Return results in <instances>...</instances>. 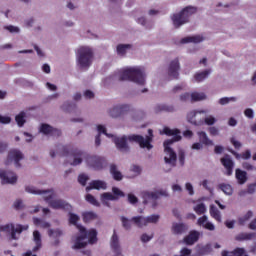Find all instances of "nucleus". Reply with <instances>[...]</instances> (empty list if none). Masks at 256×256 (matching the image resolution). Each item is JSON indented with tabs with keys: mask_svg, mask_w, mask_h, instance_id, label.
<instances>
[{
	"mask_svg": "<svg viewBox=\"0 0 256 256\" xmlns=\"http://www.w3.org/2000/svg\"><path fill=\"white\" fill-rule=\"evenodd\" d=\"M79 215L75 213H69V223L70 225H75L80 233L79 236H74L72 238V249H83L87 245H93L97 243V230L90 229L86 230L85 227L79 225Z\"/></svg>",
	"mask_w": 256,
	"mask_h": 256,
	"instance_id": "obj_1",
	"label": "nucleus"
},
{
	"mask_svg": "<svg viewBox=\"0 0 256 256\" xmlns=\"http://www.w3.org/2000/svg\"><path fill=\"white\" fill-rule=\"evenodd\" d=\"M110 139H112L113 143H115L117 149L123 152L129 151V145L127 144L128 141L129 143H138V145L142 149H147V151H151V149H153V146L151 145V142L153 141V130L151 129L148 130V136L146 137L136 134H132L129 136L113 135V137H111Z\"/></svg>",
	"mask_w": 256,
	"mask_h": 256,
	"instance_id": "obj_2",
	"label": "nucleus"
},
{
	"mask_svg": "<svg viewBox=\"0 0 256 256\" xmlns=\"http://www.w3.org/2000/svg\"><path fill=\"white\" fill-rule=\"evenodd\" d=\"M160 135H167L168 137H173L172 139H168L164 141V161L167 165H171L174 167L176 161H177V154L175 151H173V148H171V145L175 143V141H181V131L177 128H169L164 127L162 130H159Z\"/></svg>",
	"mask_w": 256,
	"mask_h": 256,
	"instance_id": "obj_3",
	"label": "nucleus"
},
{
	"mask_svg": "<svg viewBox=\"0 0 256 256\" xmlns=\"http://www.w3.org/2000/svg\"><path fill=\"white\" fill-rule=\"evenodd\" d=\"M116 77L119 79V81H131L136 85H145L147 81L145 68L141 66L123 68L116 73Z\"/></svg>",
	"mask_w": 256,
	"mask_h": 256,
	"instance_id": "obj_4",
	"label": "nucleus"
},
{
	"mask_svg": "<svg viewBox=\"0 0 256 256\" xmlns=\"http://www.w3.org/2000/svg\"><path fill=\"white\" fill-rule=\"evenodd\" d=\"M94 52L91 46H79L76 50V66L81 71H87L93 65Z\"/></svg>",
	"mask_w": 256,
	"mask_h": 256,
	"instance_id": "obj_5",
	"label": "nucleus"
},
{
	"mask_svg": "<svg viewBox=\"0 0 256 256\" xmlns=\"http://www.w3.org/2000/svg\"><path fill=\"white\" fill-rule=\"evenodd\" d=\"M28 229L29 226L27 224L7 223L0 226V231L2 233H6V235H8L13 241H17V239H19V235Z\"/></svg>",
	"mask_w": 256,
	"mask_h": 256,
	"instance_id": "obj_6",
	"label": "nucleus"
},
{
	"mask_svg": "<svg viewBox=\"0 0 256 256\" xmlns=\"http://www.w3.org/2000/svg\"><path fill=\"white\" fill-rule=\"evenodd\" d=\"M44 201H46V203H48L52 209H67L69 207L67 202L61 199H57V194L53 190H47V193H45Z\"/></svg>",
	"mask_w": 256,
	"mask_h": 256,
	"instance_id": "obj_7",
	"label": "nucleus"
},
{
	"mask_svg": "<svg viewBox=\"0 0 256 256\" xmlns=\"http://www.w3.org/2000/svg\"><path fill=\"white\" fill-rule=\"evenodd\" d=\"M85 164L88 169H92V171H103V169L107 168V160L100 156L86 157Z\"/></svg>",
	"mask_w": 256,
	"mask_h": 256,
	"instance_id": "obj_8",
	"label": "nucleus"
},
{
	"mask_svg": "<svg viewBox=\"0 0 256 256\" xmlns=\"http://www.w3.org/2000/svg\"><path fill=\"white\" fill-rule=\"evenodd\" d=\"M207 113H209V110L207 109L191 110L187 113L186 119L188 123H191V125H195V127H201V125H203V118L199 116L207 115Z\"/></svg>",
	"mask_w": 256,
	"mask_h": 256,
	"instance_id": "obj_9",
	"label": "nucleus"
},
{
	"mask_svg": "<svg viewBox=\"0 0 256 256\" xmlns=\"http://www.w3.org/2000/svg\"><path fill=\"white\" fill-rule=\"evenodd\" d=\"M23 152L18 149H12L8 152V156L5 160V165H11L14 163L15 167H21L19 162L23 161Z\"/></svg>",
	"mask_w": 256,
	"mask_h": 256,
	"instance_id": "obj_10",
	"label": "nucleus"
},
{
	"mask_svg": "<svg viewBox=\"0 0 256 256\" xmlns=\"http://www.w3.org/2000/svg\"><path fill=\"white\" fill-rule=\"evenodd\" d=\"M17 174L13 171L0 169V181L2 185H15L17 183Z\"/></svg>",
	"mask_w": 256,
	"mask_h": 256,
	"instance_id": "obj_11",
	"label": "nucleus"
},
{
	"mask_svg": "<svg viewBox=\"0 0 256 256\" xmlns=\"http://www.w3.org/2000/svg\"><path fill=\"white\" fill-rule=\"evenodd\" d=\"M207 38L205 37V34H194L185 36L184 38H181L179 43L180 45H187L189 43H193L194 45H199V43H203Z\"/></svg>",
	"mask_w": 256,
	"mask_h": 256,
	"instance_id": "obj_12",
	"label": "nucleus"
},
{
	"mask_svg": "<svg viewBox=\"0 0 256 256\" xmlns=\"http://www.w3.org/2000/svg\"><path fill=\"white\" fill-rule=\"evenodd\" d=\"M39 133H42L43 135H52L54 137H59L61 135V131L58 129L53 128L49 124H41L38 129Z\"/></svg>",
	"mask_w": 256,
	"mask_h": 256,
	"instance_id": "obj_13",
	"label": "nucleus"
},
{
	"mask_svg": "<svg viewBox=\"0 0 256 256\" xmlns=\"http://www.w3.org/2000/svg\"><path fill=\"white\" fill-rule=\"evenodd\" d=\"M93 189H95L96 191H106L107 182H105L104 180H92L86 187V191L87 193H89V191H93Z\"/></svg>",
	"mask_w": 256,
	"mask_h": 256,
	"instance_id": "obj_14",
	"label": "nucleus"
},
{
	"mask_svg": "<svg viewBox=\"0 0 256 256\" xmlns=\"http://www.w3.org/2000/svg\"><path fill=\"white\" fill-rule=\"evenodd\" d=\"M179 59L175 58L172 60L168 66V75L171 79H177L179 77Z\"/></svg>",
	"mask_w": 256,
	"mask_h": 256,
	"instance_id": "obj_15",
	"label": "nucleus"
},
{
	"mask_svg": "<svg viewBox=\"0 0 256 256\" xmlns=\"http://www.w3.org/2000/svg\"><path fill=\"white\" fill-rule=\"evenodd\" d=\"M170 19L172 21L173 26L176 29H179V27H182V25H187V23H188L180 11L172 14L170 16Z\"/></svg>",
	"mask_w": 256,
	"mask_h": 256,
	"instance_id": "obj_16",
	"label": "nucleus"
},
{
	"mask_svg": "<svg viewBox=\"0 0 256 256\" xmlns=\"http://www.w3.org/2000/svg\"><path fill=\"white\" fill-rule=\"evenodd\" d=\"M197 224L200 227H204V229H207L208 231H215V224H213V222L209 221V217H207L205 215L198 218Z\"/></svg>",
	"mask_w": 256,
	"mask_h": 256,
	"instance_id": "obj_17",
	"label": "nucleus"
},
{
	"mask_svg": "<svg viewBox=\"0 0 256 256\" xmlns=\"http://www.w3.org/2000/svg\"><path fill=\"white\" fill-rule=\"evenodd\" d=\"M24 191L26 193H29L30 195H42L43 199H45V193H47V190L39 189L35 187L33 184H26L24 186Z\"/></svg>",
	"mask_w": 256,
	"mask_h": 256,
	"instance_id": "obj_18",
	"label": "nucleus"
},
{
	"mask_svg": "<svg viewBox=\"0 0 256 256\" xmlns=\"http://www.w3.org/2000/svg\"><path fill=\"white\" fill-rule=\"evenodd\" d=\"M199 237H201V233L199 231H191L189 235L184 237V243L185 245H194V243H197L199 241Z\"/></svg>",
	"mask_w": 256,
	"mask_h": 256,
	"instance_id": "obj_19",
	"label": "nucleus"
},
{
	"mask_svg": "<svg viewBox=\"0 0 256 256\" xmlns=\"http://www.w3.org/2000/svg\"><path fill=\"white\" fill-rule=\"evenodd\" d=\"M133 50V45L131 44H118L116 46V53L118 57H126L129 51Z\"/></svg>",
	"mask_w": 256,
	"mask_h": 256,
	"instance_id": "obj_20",
	"label": "nucleus"
},
{
	"mask_svg": "<svg viewBox=\"0 0 256 256\" xmlns=\"http://www.w3.org/2000/svg\"><path fill=\"white\" fill-rule=\"evenodd\" d=\"M196 135L199 139V142L204 144L206 147H211L214 145L213 140L209 138L207 132L200 130L196 132Z\"/></svg>",
	"mask_w": 256,
	"mask_h": 256,
	"instance_id": "obj_21",
	"label": "nucleus"
},
{
	"mask_svg": "<svg viewBox=\"0 0 256 256\" xmlns=\"http://www.w3.org/2000/svg\"><path fill=\"white\" fill-rule=\"evenodd\" d=\"M68 163L70 165H73L76 167V165H81L83 163V152L81 151H76L73 153V155L70 156L68 159Z\"/></svg>",
	"mask_w": 256,
	"mask_h": 256,
	"instance_id": "obj_22",
	"label": "nucleus"
},
{
	"mask_svg": "<svg viewBox=\"0 0 256 256\" xmlns=\"http://www.w3.org/2000/svg\"><path fill=\"white\" fill-rule=\"evenodd\" d=\"M180 13L182 14L183 18L189 23V19L192 15H195L197 13V7L195 6H186L182 10H180Z\"/></svg>",
	"mask_w": 256,
	"mask_h": 256,
	"instance_id": "obj_23",
	"label": "nucleus"
},
{
	"mask_svg": "<svg viewBox=\"0 0 256 256\" xmlns=\"http://www.w3.org/2000/svg\"><path fill=\"white\" fill-rule=\"evenodd\" d=\"M221 163L226 169V175H233V165H234V163H233V160H231V157L224 156L221 159Z\"/></svg>",
	"mask_w": 256,
	"mask_h": 256,
	"instance_id": "obj_24",
	"label": "nucleus"
},
{
	"mask_svg": "<svg viewBox=\"0 0 256 256\" xmlns=\"http://www.w3.org/2000/svg\"><path fill=\"white\" fill-rule=\"evenodd\" d=\"M100 201L103 203L106 207H109L110 201H117V196H114L111 192H104L100 194Z\"/></svg>",
	"mask_w": 256,
	"mask_h": 256,
	"instance_id": "obj_25",
	"label": "nucleus"
},
{
	"mask_svg": "<svg viewBox=\"0 0 256 256\" xmlns=\"http://www.w3.org/2000/svg\"><path fill=\"white\" fill-rule=\"evenodd\" d=\"M142 197H143V203L144 205H147V203H149V201L147 199H159V192L158 190H153V191H144L142 192Z\"/></svg>",
	"mask_w": 256,
	"mask_h": 256,
	"instance_id": "obj_26",
	"label": "nucleus"
},
{
	"mask_svg": "<svg viewBox=\"0 0 256 256\" xmlns=\"http://www.w3.org/2000/svg\"><path fill=\"white\" fill-rule=\"evenodd\" d=\"M187 229H189V228L187 227V225H185L183 223L174 222L172 224V233L174 235H183V233H185V231H187Z\"/></svg>",
	"mask_w": 256,
	"mask_h": 256,
	"instance_id": "obj_27",
	"label": "nucleus"
},
{
	"mask_svg": "<svg viewBox=\"0 0 256 256\" xmlns=\"http://www.w3.org/2000/svg\"><path fill=\"white\" fill-rule=\"evenodd\" d=\"M63 230L61 229H49L48 230V236L50 239H54V245H59V237H62Z\"/></svg>",
	"mask_w": 256,
	"mask_h": 256,
	"instance_id": "obj_28",
	"label": "nucleus"
},
{
	"mask_svg": "<svg viewBox=\"0 0 256 256\" xmlns=\"http://www.w3.org/2000/svg\"><path fill=\"white\" fill-rule=\"evenodd\" d=\"M209 75H211V69L203 70L201 72H196L194 74V81L196 83H201V82L205 81V79H207V77H209Z\"/></svg>",
	"mask_w": 256,
	"mask_h": 256,
	"instance_id": "obj_29",
	"label": "nucleus"
},
{
	"mask_svg": "<svg viewBox=\"0 0 256 256\" xmlns=\"http://www.w3.org/2000/svg\"><path fill=\"white\" fill-rule=\"evenodd\" d=\"M235 177H236L238 185H245V183L248 179L247 178V172L243 171L241 169H236Z\"/></svg>",
	"mask_w": 256,
	"mask_h": 256,
	"instance_id": "obj_30",
	"label": "nucleus"
},
{
	"mask_svg": "<svg viewBox=\"0 0 256 256\" xmlns=\"http://www.w3.org/2000/svg\"><path fill=\"white\" fill-rule=\"evenodd\" d=\"M209 213H210V217H212V219H215V221H217L218 223H221V221H222L221 212L219 211L217 206L211 204Z\"/></svg>",
	"mask_w": 256,
	"mask_h": 256,
	"instance_id": "obj_31",
	"label": "nucleus"
},
{
	"mask_svg": "<svg viewBox=\"0 0 256 256\" xmlns=\"http://www.w3.org/2000/svg\"><path fill=\"white\" fill-rule=\"evenodd\" d=\"M110 175H112V177H113V179H115V181L123 180V174L121 173V171H119V168L115 164H112L110 166Z\"/></svg>",
	"mask_w": 256,
	"mask_h": 256,
	"instance_id": "obj_32",
	"label": "nucleus"
},
{
	"mask_svg": "<svg viewBox=\"0 0 256 256\" xmlns=\"http://www.w3.org/2000/svg\"><path fill=\"white\" fill-rule=\"evenodd\" d=\"M82 219L84 223H91V221L99 219V215L93 211H87L82 214Z\"/></svg>",
	"mask_w": 256,
	"mask_h": 256,
	"instance_id": "obj_33",
	"label": "nucleus"
},
{
	"mask_svg": "<svg viewBox=\"0 0 256 256\" xmlns=\"http://www.w3.org/2000/svg\"><path fill=\"white\" fill-rule=\"evenodd\" d=\"M141 171H143V169L141 168V166L139 165H131L130 169H129V178L130 179H135V177H139V175H141Z\"/></svg>",
	"mask_w": 256,
	"mask_h": 256,
	"instance_id": "obj_34",
	"label": "nucleus"
},
{
	"mask_svg": "<svg viewBox=\"0 0 256 256\" xmlns=\"http://www.w3.org/2000/svg\"><path fill=\"white\" fill-rule=\"evenodd\" d=\"M33 242L35 243L33 251H39V249H41V232L38 230L33 232Z\"/></svg>",
	"mask_w": 256,
	"mask_h": 256,
	"instance_id": "obj_35",
	"label": "nucleus"
},
{
	"mask_svg": "<svg viewBox=\"0 0 256 256\" xmlns=\"http://www.w3.org/2000/svg\"><path fill=\"white\" fill-rule=\"evenodd\" d=\"M222 256H248L243 248H237L232 252L223 251Z\"/></svg>",
	"mask_w": 256,
	"mask_h": 256,
	"instance_id": "obj_36",
	"label": "nucleus"
},
{
	"mask_svg": "<svg viewBox=\"0 0 256 256\" xmlns=\"http://www.w3.org/2000/svg\"><path fill=\"white\" fill-rule=\"evenodd\" d=\"M133 223L137 225V227H147V217L145 216H135L132 218Z\"/></svg>",
	"mask_w": 256,
	"mask_h": 256,
	"instance_id": "obj_37",
	"label": "nucleus"
},
{
	"mask_svg": "<svg viewBox=\"0 0 256 256\" xmlns=\"http://www.w3.org/2000/svg\"><path fill=\"white\" fill-rule=\"evenodd\" d=\"M207 99V94L203 92H192L191 93V101L197 102V101H205Z\"/></svg>",
	"mask_w": 256,
	"mask_h": 256,
	"instance_id": "obj_38",
	"label": "nucleus"
},
{
	"mask_svg": "<svg viewBox=\"0 0 256 256\" xmlns=\"http://www.w3.org/2000/svg\"><path fill=\"white\" fill-rule=\"evenodd\" d=\"M219 189H221V191L223 192L224 195H228L229 197H231V195H233V186H231V184H220L219 185Z\"/></svg>",
	"mask_w": 256,
	"mask_h": 256,
	"instance_id": "obj_39",
	"label": "nucleus"
},
{
	"mask_svg": "<svg viewBox=\"0 0 256 256\" xmlns=\"http://www.w3.org/2000/svg\"><path fill=\"white\" fill-rule=\"evenodd\" d=\"M109 117H112V119H118V117H121L120 111H119V105L112 106L107 111Z\"/></svg>",
	"mask_w": 256,
	"mask_h": 256,
	"instance_id": "obj_40",
	"label": "nucleus"
},
{
	"mask_svg": "<svg viewBox=\"0 0 256 256\" xmlns=\"http://www.w3.org/2000/svg\"><path fill=\"white\" fill-rule=\"evenodd\" d=\"M238 98L235 96H231V97H222L218 100V104L225 106V105H229V103H237Z\"/></svg>",
	"mask_w": 256,
	"mask_h": 256,
	"instance_id": "obj_41",
	"label": "nucleus"
},
{
	"mask_svg": "<svg viewBox=\"0 0 256 256\" xmlns=\"http://www.w3.org/2000/svg\"><path fill=\"white\" fill-rule=\"evenodd\" d=\"M96 131L99 136L106 135L108 139H111V137H113V134L107 133V127L103 124L96 125Z\"/></svg>",
	"mask_w": 256,
	"mask_h": 256,
	"instance_id": "obj_42",
	"label": "nucleus"
},
{
	"mask_svg": "<svg viewBox=\"0 0 256 256\" xmlns=\"http://www.w3.org/2000/svg\"><path fill=\"white\" fill-rule=\"evenodd\" d=\"M26 119H27V114L25 112H20L18 115H16L15 121L18 127H23L26 123Z\"/></svg>",
	"mask_w": 256,
	"mask_h": 256,
	"instance_id": "obj_43",
	"label": "nucleus"
},
{
	"mask_svg": "<svg viewBox=\"0 0 256 256\" xmlns=\"http://www.w3.org/2000/svg\"><path fill=\"white\" fill-rule=\"evenodd\" d=\"M33 223L36 227H40L41 229H48V227H51L49 222H45V220H41L39 218H33Z\"/></svg>",
	"mask_w": 256,
	"mask_h": 256,
	"instance_id": "obj_44",
	"label": "nucleus"
},
{
	"mask_svg": "<svg viewBox=\"0 0 256 256\" xmlns=\"http://www.w3.org/2000/svg\"><path fill=\"white\" fill-rule=\"evenodd\" d=\"M193 211H195L197 215H203L207 213V207L203 203H198L193 207Z\"/></svg>",
	"mask_w": 256,
	"mask_h": 256,
	"instance_id": "obj_45",
	"label": "nucleus"
},
{
	"mask_svg": "<svg viewBox=\"0 0 256 256\" xmlns=\"http://www.w3.org/2000/svg\"><path fill=\"white\" fill-rule=\"evenodd\" d=\"M110 245L112 249H114V251L121 250V246L119 245V237L117 236V234H113Z\"/></svg>",
	"mask_w": 256,
	"mask_h": 256,
	"instance_id": "obj_46",
	"label": "nucleus"
},
{
	"mask_svg": "<svg viewBox=\"0 0 256 256\" xmlns=\"http://www.w3.org/2000/svg\"><path fill=\"white\" fill-rule=\"evenodd\" d=\"M236 159H251V150H246L242 154L232 151Z\"/></svg>",
	"mask_w": 256,
	"mask_h": 256,
	"instance_id": "obj_47",
	"label": "nucleus"
},
{
	"mask_svg": "<svg viewBox=\"0 0 256 256\" xmlns=\"http://www.w3.org/2000/svg\"><path fill=\"white\" fill-rule=\"evenodd\" d=\"M217 123V118L214 115H208L205 118H203V125H215Z\"/></svg>",
	"mask_w": 256,
	"mask_h": 256,
	"instance_id": "obj_48",
	"label": "nucleus"
},
{
	"mask_svg": "<svg viewBox=\"0 0 256 256\" xmlns=\"http://www.w3.org/2000/svg\"><path fill=\"white\" fill-rule=\"evenodd\" d=\"M85 199L88 203H90V205H94V207H101V203H99V201H97L95 196H93L91 194H87Z\"/></svg>",
	"mask_w": 256,
	"mask_h": 256,
	"instance_id": "obj_49",
	"label": "nucleus"
},
{
	"mask_svg": "<svg viewBox=\"0 0 256 256\" xmlns=\"http://www.w3.org/2000/svg\"><path fill=\"white\" fill-rule=\"evenodd\" d=\"M118 109L120 111V117H123V115H127V113L131 111V106L127 104H118Z\"/></svg>",
	"mask_w": 256,
	"mask_h": 256,
	"instance_id": "obj_50",
	"label": "nucleus"
},
{
	"mask_svg": "<svg viewBox=\"0 0 256 256\" xmlns=\"http://www.w3.org/2000/svg\"><path fill=\"white\" fill-rule=\"evenodd\" d=\"M160 218L161 217L159 216V214H152V215L146 217V223H147V225L159 223Z\"/></svg>",
	"mask_w": 256,
	"mask_h": 256,
	"instance_id": "obj_51",
	"label": "nucleus"
},
{
	"mask_svg": "<svg viewBox=\"0 0 256 256\" xmlns=\"http://www.w3.org/2000/svg\"><path fill=\"white\" fill-rule=\"evenodd\" d=\"M253 233H241L236 236L237 241H249V239H253Z\"/></svg>",
	"mask_w": 256,
	"mask_h": 256,
	"instance_id": "obj_52",
	"label": "nucleus"
},
{
	"mask_svg": "<svg viewBox=\"0 0 256 256\" xmlns=\"http://www.w3.org/2000/svg\"><path fill=\"white\" fill-rule=\"evenodd\" d=\"M120 221L122 223V227H124L126 231H129L131 229V221H133V219L130 220L127 217L122 216L120 218Z\"/></svg>",
	"mask_w": 256,
	"mask_h": 256,
	"instance_id": "obj_53",
	"label": "nucleus"
},
{
	"mask_svg": "<svg viewBox=\"0 0 256 256\" xmlns=\"http://www.w3.org/2000/svg\"><path fill=\"white\" fill-rule=\"evenodd\" d=\"M251 217H253V212L248 211L244 216L239 218L240 225H245L247 223V221H249V219H251Z\"/></svg>",
	"mask_w": 256,
	"mask_h": 256,
	"instance_id": "obj_54",
	"label": "nucleus"
},
{
	"mask_svg": "<svg viewBox=\"0 0 256 256\" xmlns=\"http://www.w3.org/2000/svg\"><path fill=\"white\" fill-rule=\"evenodd\" d=\"M123 4V0H109L108 5L111 9H119Z\"/></svg>",
	"mask_w": 256,
	"mask_h": 256,
	"instance_id": "obj_55",
	"label": "nucleus"
},
{
	"mask_svg": "<svg viewBox=\"0 0 256 256\" xmlns=\"http://www.w3.org/2000/svg\"><path fill=\"white\" fill-rule=\"evenodd\" d=\"M112 195L116 197V201H119V197H125V193L117 187L112 188Z\"/></svg>",
	"mask_w": 256,
	"mask_h": 256,
	"instance_id": "obj_56",
	"label": "nucleus"
},
{
	"mask_svg": "<svg viewBox=\"0 0 256 256\" xmlns=\"http://www.w3.org/2000/svg\"><path fill=\"white\" fill-rule=\"evenodd\" d=\"M184 187H185V191H187V193H188V195H190V197H193V195H195V187H193L191 182H186Z\"/></svg>",
	"mask_w": 256,
	"mask_h": 256,
	"instance_id": "obj_57",
	"label": "nucleus"
},
{
	"mask_svg": "<svg viewBox=\"0 0 256 256\" xmlns=\"http://www.w3.org/2000/svg\"><path fill=\"white\" fill-rule=\"evenodd\" d=\"M179 101H181V103H187V101H191V93L189 92L182 93L179 96Z\"/></svg>",
	"mask_w": 256,
	"mask_h": 256,
	"instance_id": "obj_58",
	"label": "nucleus"
},
{
	"mask_svg": "<svg viewBox=\"0 0 256 256\" xmlns=\"http://www.w3.org/2000/svg\"><path fill=\"white\" fill-rule=\"evenodd\" d=\"M136 23L142 25L143 27H149V21L144 16H139L136 18Z\"/></svg>",
	"mask_w": 256,
	"mask_h": 256,
	"instance_id": "obj_59",
	"label": "nucleus"
},
{
	"mask_svg": "<svg viewBox=\"0 0 256 256\" xmlns=\"http://www.w3.org/2000/svg\"><path fill=\"white\" fill-rule=\"evenodd\" d=\"M88 180H89V176L86 174H80L78 176V182L80 185H83V186L87 185Z\"/></svg>",
	"mask_w": 256,
	"mask_h": 256,
	"instance_id": "obj_60",
	"label": "nucleus"
},
{
	"mask_svg": "<svg viewBox=\"0 0 256 256\" xmlns=\"http://www.w3.org/2000/svg\"><path fill=\"white\" fill-rule=\"evenodd\" d=\"M171 190L174 193H183V186H181L180 184H177V183H173L171 185Z\"/></svg>",
	"mask_w": 256,
	"mask_h": 256,
	"instance_id": "obj_61",
	"label": "nucleus"
},
{
	"mask_svg": "<svg viewBox=\"0 0 256 256\" xmlns=\"http://www.w3.org/2000/svg\"><path fill=\"white\" fill-rule=\"evenodd\" d=\"M244 115L248 119H253L255 117V111H253L251 108H247L244 110Z\"/></svg>",
	"mask_w": 256,
	"mask_h": 256,
	"instance_id": "obj_62",
	"label": "nucleus"
},
{
	"mask_svg": "<svg viewBox=\"0 0 256 256\" xmlns=\"http://www.w3.org/2000/svg\"><path fill=\"white\" fill-rule=\"evenodd\" d=\"M4 29H6V31H9V33H19L21 31L19 27L13 25L5 26Z\"/></svg>",
	"mask_w": 256,
	"mask_h": 256,
	"instance_id": "obj_63",
	"label": "nucleus"
},
{
	"mask_svg": "<svg viewBox=\"0 0 256 256\" xmlns=\"http://www.w3.org/2000/svg\"><path fill=\"white\" fill-rule=\"evenodd\" d=\"M250 85L253 87L256 85V70H254L250 75Z\"/></svg>",
	"mask_w": 256,
	"mask_h": 256,
	"instance_id": "obj_64",
	"label": "nucleus"
}]
</instances>
